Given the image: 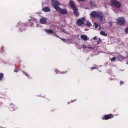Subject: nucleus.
I'll use <instances>...</instances> for the list:
<instances>
[{
    "label": "nucleus",
    "mask_w": 128,
    "mask_h": 128,
    "mask_svg": "<svg viewBox=\"0 0 128 128\" xmlns=\"http://www.w3.org/2000/svg\"><path fill=\"white\" fill-rule=\"evenodd\" d=\"M69 4L73 10L74 14H75L76 16H79L80 14H78V9L76 6V5L74 4V2L70 0L69 2Z\"/></svg>",
    "instance_id": "3"
},
{
    "label": "nucleus",
    "mask_w": 128,
    "mask_h": 128,
    "mask_svg": "<svg viewBox=\"0 0 128 128\" xmlns=\"http://www.w3.org/2000/svg\"><path fill=\"white\" fill-rule=\"evenodd\" d=\"M56 74H66L68 72V71L60 72H58V70H56Z\"/></svg>",
    "instance_id": "16"
},
{
    "label": "nucleus",
    "mask_w": 128,
    "mask_h": 128,
    "mask_svg": "<svg viewBox=\"0 0 128 128\" xmlns=\"http://www.w3.org/2000/svg\"><path fill=\"white\" fill-rule=\"evenodd\" d=\"M86 48V46H84V48Z\"/></svg>",
    "instance_id": "30"
},
{
    "label": "nucleus",
    "mask_w": 128,
    "mask_h": 128,
    "mask_svg": "<svg viewBox=\"0 0 128 128\" xmlns=\"http://www.w3.org/2000/svg\"><path fill=\"white\" fill-rule=\"evenodd\" d=\"M84 0H78V2H84Z\"/></svg>",
    "instance_id": "28"
},
{
    "label": "nucleus",
    "mask_w": 128,
    "mask_h": 128,
    "mask_svg": "<svg viewBox=\"0 0 128 128\" xmlns=\"http://www.w3.org/2000/svg\"><path fill=\"white\" fill-rule=\"evenodd\" d=\"M124 84V82H122V81H120V86H122V84Z\"/></svg>",
    "instance_id": "26"
},
{
    "label": "nucleus",
    "mask_w": 128,
    "mask_h": 128,
    "mask_svg": "<svg viewBox=\"0 0 128 128\" xmlns=\"http://www.w3.org/2000/svg\"><path fill=\"white\" fill-rule=\"evenodd\" d=\"M114 115L112 114H106L102 118L103 120H110V118H113Z\"/></svg>",
    "instance_id": "8"
},
{
    "label": "nucleus",
    "mask_w": 128,
    "mask_h": 128,
    "mask_svg": "<svg viewBox=\"0 0 128 128\" xmlns=\"http://www.w3.org/2000/svg\"><path fill=\"white\" fill-rule=\"evenodd\" d=\"M14 72H18V69H15L14 70Z\"/></svg>",
    "instance_id": "27"
},
{
    "label": "nucleus",
    "mask_w": 128,
    "mask_h": 128,
    "mask_svg": "<svg viewBox=\"0 0 128 128\" xmlns=\"http://www.w3.org/2000/svg\"><path fill=\"white\" fill-rule=\"evenodd\" d=\"M4 78V73H0V80H2Z\"/></svg>",
    "instance_id": "19"
},
{
    "label": "nucleus",
    "mask_w": 128,
    "mask_h": 128,
    "mask_svg": "<svg viewBox=\"0 0 128 128\" xmlns=\"http://www.w3.org/2000/svg\"><path fill=\"white\" fill-rule=\"evenodd\" d=\"M125 32L126 34H128V27L125 29Z\"/></svg>",
    "instance_id": "23"
},
{
    "label": "nucleus",
    "mask_w": 128,
    "mask_h": 128,
    "mask_svg": "<svg viewBox=\"0 0 128 128\" xmlns=\"http://www.w3.org/2000/svg\"><path fill=\"white\" fill-rule=\"evenodd\" d=\"M90 16L93 18H96L100 24H103L104 22H106V17L104 13L102 12H90Z\"/></svg>",
    "instance_id": "1"
},
{
    "label": "nucleus",
    "mask_w": 128,
    "mask_h": 128,
    "mask_svg": "<svg viewBox=\"0 0 128 128\" xmlns=\"http://www.w3.org/2000/svg\"><path fill=\"white\" fill-rule=\"evenodd\" d=\"M116 57H113L111 58L110 60L111 62H116Z\"/></svg>",
    "instance_id": "21"
},
{
    "label": "nucleus",
    "mask_w": 128,
    "mask_h": 128,
    "mask_svg": "<svg viewBox=\"0 0 128 128\" xmlns=\"http://www.w3.org/2000/svg\"><path fill=\"white\" fill-rule=\"evenodd\" d=\"M86 25L87 26H92V23H90V22L88 21V22H86Z\"/></svg>",
    "instance_id": "18"
},
{
    "label": "nucleus",
    "mask_w": 128,
    "mask_h": 128,
    "mask_svg": "<svg viewBox=\"0 0 128 128\" xmlns=\"http://www.w3.org/2000/svg\"><path fill=\"white\" fill-rule=\"evenodd\" d=\"M32 22V21H31V22Z\"/></svg>",
    "instance_id": "31"
},
{
    "label": "nucleus",
    "mask_w": 128,
    "mask_h": 128,
    "mask_svg": "<svg viewBox=\"0 0 128 128\" xmlns=\"http://www.w3.org/2000/svg\"><path fill=\"white\" fill-rule=\"evenodd\" d=\"M42 10H43V12H50V8L48 6H46L43 8L42 9Z\"/></svg>",
    "instance_id": "11"
},
{
    "label": "nucleus",
    "mask_w": 128,
    "mask_h": 128,
    "mask_svg": "<svg viewBox=\"0 0 128 128\" xmlns=\"http://www.w3.org/2000/svg\"><path fill=\"white\" fill-rule=\"evenodd\" d=\"M117 22L120 26H124L126 24V19L124 17H120L118 18Z\"/></svg>",
    "instance_id": "7"
},
{
    "label": "nucleus",
    "mask_w": 128,
    "mask_h": 128,
    "mask_svg": "<svg viewBox=\"0 0 128 128\" xmlns=\"http://www.w3.org/2000/svg\"><path fill=\"white\" fill-rule=\"evenodd\" d=\"M22 72L25 74V76H28V74L26 72H24V71H23Z\"/></svg>",
    "instance_id": "24"
},
{
    "label": "nucleus",
    "mask_w": 128,
    "mask_h": 128,
    "mask_svg": "<svg viewBox=\"0 0 128 128\" xmlns=\"http://www.w3.org/2000/svg\"><path fill=\"white\" fill-rule=\"evenodd\" d=\"M40 24H46V18H41V19H40Z\"/></svg>",
    "instance_id": "12"
},
{
    "label": "nucleus",
    "mask_w": 128,
    "mask_h": 128,
    "mask_svg": "<svg viewBox=\"0 0 128 128\" xmlns=\"http://www.w3.org/2000/svg\"><path fill=\"white\" fill-rule=\"evenodd\" d=\"M80 38L81 40H85V41L88 40L90 39L86 34L82 35L80 36Z\"/></svg>",
    "instance_id": "9"
},
{
    "label": "nucleus",
    "mask_w": 128,
    "mask_h": 128,
    "mask_svg": "<svg viewBox=\"0 0 128 128\" xmlns=\"http://www.w3.org/2000/svg\"><path fill=\"white\" fill-rule=\"evenodd\" d=\"M111 4L112 6H114L117 8H120L122 6L120 3L116 0H111Z\"/></svg>",
    "instance_id": "6"
},
{
    "label": "nucleus",
    "mask_w": 128,
    "mask_h": 128,
    "mask_svg": "<svg viewBox=\"0 0 128 128\" xmlns=\"http://www.w3.org/2000/svg\"><path fill=\"white\" fill-rule=\"evenodd\" d=\"M94 40L95 42H97V44H100L102 42V40L100 38H98V37H94Z\"/></svg>",
    "instance_id": "10"
},
{
    "label": "nucleus",
    "mask_w": 128,
    "mask_h": 128,
    "mask_svg": "<svg viewBox=\"0 0 128 128\" xmlns=\"http://www.w3.org/2000/svg\"><path fill=\"white\" fill-rule=\"evenodd\" d=\"M4 47L1 48L0 52H4Z\"/></svg>",
    "instance_id": "25"
},
{
    "label": "nucleus",
    "mask_w": 128,
    "mask_h": 128,
    "mask_svg": "<svg viewBox=\"0 0 128 128\" xmlns=\"http://www.w3.org/2000/svg\"><path fill=\"white\" fill-rule=\"evenodd\" d=\"M96 68H98V67H96V66L92 67L91 68V70H96Z\"/></svg>",
    "instance_id": "22"
},
{
    "label": "nucleus",
    "mask_w": 128,
    "mask_h": 128,
    "mask_svg": "<svg viewBox=\"0 0 128 128\" xmlns=\"http://www.w3.org/2000/svg\"><path fill=\"white\" fill-rule=\"evenodd\" d=\"M56 36L57 38H60V40H62V42H66V39L62 38L59 36H58V35H56Z\"/></svg>",
    "instance_id": "17"
},
{
    "label": "nucleus",
    "mask_w": 128,
    "mask_h": 128,
    "mask_svg": "<svg viewBox=\"0 0 128 128\" xmlns=\"http://www.w3.org/2000/svg\"><path fill=\"white\" fill-rule=\"evenodd\" d=\"M94 26L95 28H98V23L95 22L94 24Z\"/></svg>",
    "instance_id": "20"
},
{
    "label": "nucleus",
    "mask_w": 128,
    "mask_h": 128,
    "mask_svg": "<svg viewBox=\"0 0 128 128\" xmlns=\"http://www.w3.org/2000/svg\"><path fill=\"white\" fill-rule=\"evenodd\" d=\"M111 4L112 6H114L117 8H120L122 6L120 3L116 0H111Z\"/></svg>",
    "instance_id": "5"
},
{
    "label": "nucleus",
    "mask_w": 128,
    "mask_h": 128,
    "mask_svg": "<svg viewBox=\"0 0 128 128\" xmlns=\"http://www.w3.org/2000/svg\"><path fill=\"white\" fill-rule=\"evenodd\" d=\"M100 34H101V36H108V34L106 33L104 31H100Z\"/></svg>",
    "instance_id": "13"
},
{
    "label": "nucleus",
    "mask_w": 128,
    "mask_h": 128,
    "mask_svg": "<svg viewBox=\"0 0 128 128\" xmlns=\"http://www.w3.org/2000/svg\"><path fill=\"white\" fill-rule=\"evenodd\" d=\"M85 20L86 19L82 17V18L78 19L76 24L78 26H84V24Z\"/></svg>",
    "instance_id": "4"
},
{
    "label": "nucleus",
    "mask_w": 128,
    "mask_h": 128,
    "mask_svg": "<svg viewBox=\"0 0 128 128\" xmlns=\"http://www.w3.org/2000/svg\"><path fill=\"white\" fill-rule=\"evenodd\" d=\"M90 4L92 6H96V3L94 1L90 0Z\"/></svg>",
    "instance_id": "15"
},
{
    "label": "nucleus",
    "mask_w": 128,
    "mask_h": 128,
    "mask_svg": "<svg viewBox=\"0 0 128 128\" xmlns=\"http://www.w3.org/2000/svg\"><path fill=\"white\" fill-rule=\"evenodd\" d=\"M45 32H47V34H54V31L52 30H45Z\"/></svg>",
    "instance_id": "14"
},
{
    "label": "nucleus",
    "mask_w": 128,
    "mask_h": 128,
    "mask_svg": "<svg viewBox=\"0 0 128 128\" xmlns=\"http://www.w3.org/2000/svg\"><path fill=\"white\" fill-rule=\"evenodd\" d=\"M112 26V24L110 25V26Z\"/></svg>",
    "instance_id": "32"
},
{
    "label": "nucleus",
    "mask_w": 128,
    "mask_h": 128,
    "mask_svg": "<svg viewBox=\"0 0 128 128\" xmlns=\"http://www.w3.org/2000/svg\"><path fill=\"white\" fill-rule=\"evenodd\" d=\"M32 26H34V24H32Z\"/></svg>",
    "instance_id": "29"
},
{
    "label": "nucleus",
    "mask_w": 128,
    "mask_h": 128,
    "mask_svg": "<svg viewBox=\"0 0 128 128\" xmlns=\"http://www.w3.org/2000/svg\"><path fill=\"white\" fill-rule=\"evenodd\" d=\"M52 4L55 10H56L60 14H68V10L66 9H62V8H60L58 6H60V2L56 0H51Z\"/></svg>",
    "instance_id": "2"
}]
</instances>
